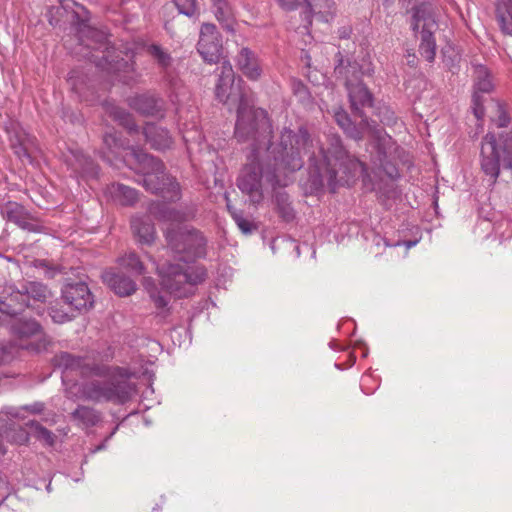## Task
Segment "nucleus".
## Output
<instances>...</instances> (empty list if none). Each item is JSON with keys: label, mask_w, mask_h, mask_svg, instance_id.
Listing matches in <instances>:
<instances>
[{"label": "nucleus", "mask_w": 512, "mask_h": 512, "mask_svg": "<svg viewBox=\"0 0 512 512\" xmlns=\"http://www.w3.org/2000/svg\"><path fill=\"white\" fill-rule=\"evenodd\" d=\"M107 112L115 121L123 126L130 135L139 132V127L136 125L133 116L126 110L115 105H108Z\"/></svg>", "instance_id": "obj_32"}, {"label": "nucleus", "mask_w": 512, "mask_h": 512, "mask_svg": "<svg viewBox=\"0 0 512 512\" xmlns=\"http://www.w3.org/2000/svg\"><path fill=\"white\" fill-rule=\"evenodd\" d=\"M20 320L25 321V320H29V319L27 317H24V318H21Z\"/></svg>", "instance_id": "obj_59"}, {"label": "nucleus", "mask_w": 512, "mask_h": 512, "mask_svg": "<svg viewBox=\"0 0 512 512\" xmlns=\"http://www.w3.org/2000/svg\"><path fill=\"white\" fill-rule=\"evenodd\" d=\"M436 31H420L418 52L423 59L433 63L436 57L437 44L434 37Z\"/></svg>", "instance_id": "obj_31"}, {"label": "nucleus", "mask_w": 512, "mask_h": 512, "mask_svg": "<svg viewBox=\"0 0 512 512\" xmlns=\"http://www.w3.org/2000/svg\"><path fill=\"white\" fill-rule=\"evenodd\" d=\"M271 139L272 133L268 141H264L258 131H253L244 141L251 145L250 163L241 171L237 186L254 205L263 200L262 177L273 187L285 186L287 175L303 167L304 156L308 158L306 185L311 193L319 192L325 181L334 193L340 170L346 175H354L358 168L363 173L367 170L363 162L348 153L337 134L328 135L327 150L305 127H299L297 131L284 128L277 144Z\"/></svg>", "instance_id": "obj_1"}, {"label": "nucleus", "mask_w": 512, "mask_h": 512, "mask_svg": "<svg viewBox=\"0 0 512 512\" xmlns=\"http://www.w3.org/2000/svg\"><path fill=\"white\" fill-rule=\"evenodd\" d=\"M218 80L215 86V97L224 104L238 103L235 137L238 141H245L251 132H259L264 141H268L272 133V125L265 110L254 108L251 100L241 89L242 81L235 82L232 65L224 61L218 68Z\"/></svg>", "instance_id": "obj_4"}, {"label": "nucleus", "mask_w": 512, "mask_h": 512, "mask_svg": "<svg viewBox=\"0 0 512 512\" xmlns=\"http://www.w3.org/2000/svg\"><path fill=\"white\" fill-rule=\"evenodd\" d=\"M497 113L498 116L495 119L496 126L499 128H506L510 123V117L505 109V105L501 102H497Z\"/></svg>", "instance_id": "obj_44"}, {"label": "nucleus", "mask_w": 512, "mask_h": 512, "mask_svg": "<svg viewBox=\"0 0 512 512\" xmlns=\"http://www.w3.org/2000/svg\"><path fill=\"white\" fill-rule=\"evenodd\" d=\"M227 210L243 234L249 235L257 229V226L251 220L244 217L241 210L236 209L229 203H227Z\"/></svg>", "instance_id": "obj_37"}, {"label": "nucleus", "mask_w": 512, "mask_h": 512, "mask_svg": "<svg viewBox=\"0 0 512 512\" xmlns=\"http://www.w3.org/2000/svg\"><path fill=\"white\" fill-rule=\"evenodd\" d=\"M68 82L70 83L72 89L77 93L79 94L80 96L82 95V87L80 86V84H78V80H77V77L75 76V72L72 71L70 74H69V77H68Z\"/></svg>", "instance_id": "obj_48"}, {"label": "nucleus", "mask_w": 512, "mask_h": 512, "mask_svg": "<svg viewBox=\"0 0 512 512\" xmlns=\"http://www.w3.org/2000/svg\"><path fill=\"white\" fill-rule=\"evenodd\" d=\"M131 229L141 243L151 244L155 239V227L149 215L134 216Z\"/></svg>", "instance_id": "obj_26"}, {"label": "nucleus", "mask_w": 512, "mask_h": 512, "mask_svg": "<svg viewBox=\"0 0 512 512\" xmlns=\"http://www.w3.org/2000/svg\"><path fill=\"white\" fill-rule=\"evenodd\" d=\"M179 13L190 17L197 18L199 16V8L197 0H173Z\"/></svg>", "instance_id": "obj_41"}, {"label": "nucleus", "mask_w": 512, "mask_h": 512, "mask_svg": "<svg viewBox=\"0 0 512 512\" xmlns=\"http://www.w3.org/2000/svg\"><path fill=\"white\" fill-rule=\"evenodd\" d=\"M493 88L494 85L488 69L483 65L477 66L475 68L474 93H489Z\"/></svg>", "instance_id": "obj_33"}, {"label": "nucleus", "mask_w": 512, "mask_h": 512, "mask_svg": "<svg viewBox=\"0 0 512 512\" xmlns=\"http://www.w3.org/2000/svg\"><path fill=\"white\" fill-rule=\"evenodd\" d=\"M411 28L414 33L427 30L437 31L436 6L430 2H422L413 7Z\"/></svg>", "instance_id": "obj_18"}, {"label": "nucleus", "mask_w": 512, "mask_h": 512, "mask_svg": "<svg viewBox=\"0 0 512 512\" xmlns=\"http://www.w3.org/2000/svg\"><path fill=\"white\" fill-rule=\"evenodd\" d=\"M142 133L152 149L163 151L169 149L173 144L169 131L154 123H147Z\"/></svg>", "instance_id": "obj_22"}, {"label": "nucleus", "mask_w": 512, "mask_h": 512, "mask_svg": "<svg viewBox=\"0 0 512 512\" xmlns=\"http://www.w3.org/2000/svg\"><path fill=\"white\" fill-rule=\"evenodd\" d=\"M102 377L106 380L74 383L67 389V397L94 403L125 404L136 392L135 385L129 381V374L124 368L110 367L109 374Z\"/></svg>", "instance_id": "obj_5"}, {"label": "nucleus", "mask_w": 512, "mask_h": 512, "mask_svg": "<svg viewBox=\"0 0 512 512\" xmlns=\"http://www.w3.org/2000/svg\"><path fill=\"white\" fill-rule=\"evenodd\" d=\"M10 329L18 340L17 346L21 349L38 353L47 346L39 322H13Z\"/></svg>", "instance_id": "obj_11"}, {"label": "nucleus", "mask_w": 512, "mask_h": 512, "mask_svg": "<svg viewBox=\"0 0 512 512\" xmlns=\"http://www.w3.org/2000/svg\"><path fill=\"white\" fill-rule=\"evenodd\" d=\"M1 215L4 219L17 224L26 215L25 208L13 201H8L0 209Z\"/></svg>", "instance_id": "obj_35"}, {"label": "nucleus", "mask_w": 512, "mask_h": 512, "mask_svg": "<svg viewBox=\"0 0 512 512\" xmlns=\"http://www.w3.org/2000/svg\"><path fill=\"white\" fill-rule=\"evenodd\" d=\"M10 147L23 163L34 164L32 153L38 150L36 138L18 123H11L7 128Z\"/></svg>", "instance_id": "obj_12"}, {"label": "nucleus", "mask_w": 512, "mask_h": 512, "mask_svg": "<svg viewBox=\"0 0 512 512\" xmlns=\"http://www.w3.org/2000/svg\"><path fill=\"white\" fill-rule=\"evenodd\" d=\"M64 162L68 170L71 171V174L77 179L88 180L98 177V166L81 150L70 149L68 153L64 155Z\"/></svg>", "instance_id": "obj_17"}, {"label": "nucleus", "mask_w": 512, "mask_h": 512, "mask_svg": "<svg viewBox=\"0 0 512 512\" xmlns=\"http://www.w3.org/2000/svg\"><path fill=\"white\" fill-rule=\"evenodd\" d=\"M109 358H112V354L111 353L106 355V360H108Z\"/></svg>", "instance_id": "obj_58"}, {"label": "nucleus", "mask_w": 512, "mask_h": 512, "mask_svg": "<svg viewBox=\"0 0 512 512\" xmlns=\"http://www.w3.org/2000/svg\"><path fill=\"white\" fill-rule=\"evenodd\" d=\"M26 425L33 430V436L37 440L47 446L54 445L56 441V435L52 431L46 429L40 423L34 420L27 422Z\"/></svg>", "instance_id": "obj_38"}, {"label": "nucleus", "mask_w": 512, "mask_h": 512, "mask_svg": "<svg viewBox=\"0 0 512 512\" xmlns=\"http://www.w3.org/2000/svg\"><path fill=\"white\" fill-rule=\"evenodd\" d=\"M46 266L45 260H36L35 261V267H44Z\"/></svg>", "instance_id": "obj_53"}, {"label": "nucleus", "mask_w": 512, "mask_h": 512, "mask_svg": "<svg viewBox=\"0 0 512 512\" xmlns=\"http://www.w3.org/2000/svg\"><path fill=\"white\" fill-rule=\"evenodd\" d=\"M288 242L291 244V245H294V250H295V253H296V257H299L301 252H300V247L298 244H295V242L293 240H288Z\"/></svg>", "instance_id": "obj_52"}, {"label": "nucleus", "mask_w": 512, "mask_h": 512, "mask_svg": "<svg viewBox=\"0 0 512 512\" xmlns=\"http://www.w3.org/2000/svg\"><path fill=\"white\" fill-rule=\"evenodd\" d=\"M52 362L63 373L77 372L82 377L106 376L110 371V366L96 363L94 355L80 356L69 352H61L54 356Z\"/></svg>", "instance_id": "obj_9"}, {"label": "nucleus", "mask_w": 512, "mask_h": 512, "mask_svg": "<svg viewBox=\"0 0 512 512\" xmlns=\"http://www.w3.org/2000/svg\"><path fill=\"white\" fill-rule=\"evenodd\" d=\"M275 203L279 215L287 222L294 218V210L289 201V196L285 192H279L275 195Z\"/></svg>", "instance_id": "obj_39"}, {"label": "nucleus", "mask_w": 512, "mask_h": 512, "mask_svg": "<svg viewBox=\"0 0 512 512\" xmlns=\"http://www.w3.org/2000/svg\"><path fill=\"white\" fill-rule=\"evenodd\" d=\"M58 3L59 5H52L47 10L46 16L50 25H58L64 15L71 13L73 20L80 26L79 40L81 44L91 50L101 47H105L107 50L101 58L89 51L85 54L89 60L94 62L98 68L117 75L118 80L126 85L137 83L139 75L136 73L135 63L132 61L133 55L126 53V59L119 58V56L113 57L104 43L105 35L86 25L89 20V12L84 6L74 0H58Z\"/></svg>", "instance_id": "obj_3"}, {"label": "nucleus", "mask_w": 512, "mask_h": 512, "mask_svg": "<svg viewBox=\"0 0 512 512\" xmlns=\"http://www.w3.org/2000/svg\"><path fill=\"white\" fill-rule=\"evenodd\" d=\"M101 278L115 294L121 297L129 296L137 289L136 283L131 278L113 270H105Z\"/></svg>", "instance_id": "obj_21"}, {"label": "nucleus", "mask_w": 512, "mask_h": 512, "mask_svg": "<svg viewBox=\"0 0 512 512\" xmlns=\"http://www.w3.org/2000/svg\"><path fill=\"white\" fill-rule=\"evenodd\" d=\"M3 354H5V349H3ZM8 360V357L6 355H3L0 357V362H5Z\"/></svg>", "instance_id": "obj_55"}, {"label": "nucleus", "mask_w": 512, "mask_h": 512, "mask_svg": "<svg viewBox=\"0 0 512 512\" xmlns=\"http://www.w3.org/2000/svg\"><path fill=\"white\" fill-rule=\"evenodd\" d=\"M11 416L6 417V421H1L0 424L4 425L3 428L0 427V454H5L6 449L2 443V440L5 438L7 441L16 443V444H25L29 440L28 432L22 427H15Z\"/></svg>", "instance_id": "obj_24"}, {"label": "nucleus", "mask_w": 512, "mask_h": 512, "mask_svg": "<svg viewBox=\"0 0 512 512\" xmlns=\"http://www.w3.org/2000/svg\"><path fill=\"white\" fill-rule=\"evenodd\" d=\"M472 102H473V113L478 120H481L484 117L485 109L482 104L480 95L477 93H474Z\"/></svg>", "instance_id": "obj_45"}, {"label": "nucleus", "mask_w": 512, "mask_h": 512, "mask_svg": "<svg viewBox=\"0 0 512 512\" xmlns=\"http://www.w3.org/2000/svg\"><path fill=\"white\" fill-rule=\"evenodd\" d=\"M213 13L222 28L228 32H235L234 11L227 0H211Z\"/></svg>", "instance_id": "obj_27"}, {"label": "nucleus", "mask_w": 512, "mask_h": 512, "mask_svg": "<svg viewBox=\"0 0 512 512\" xmlns=\"http://www.w3.org/2000/svg\"><path fill=\"white\" fill-rule=\"evenodd\" d=\"M159 218L172 223H182L194 218L196 209L193 206L181 209L169 208L164 204L157 205Z\"/></svg>", "instance_id": "obj_28"}, {"label": "nucleus", "mask_w": 512, "mask_h": 512, "mask_svg": "<svg viewBox=\"0 0 512 512\" xmlns=\"http://www.w3.org/2000/svg\"><path fill=\"white\" fill-rule=\"evenodd\" d=\"M106 199L116 205L133 206L138 201V191L122 183L114 182L104 189Z\"/></svg>", "instance_id": "obj_20"}, {"label": "nucleus", "mask_w": 512, "mask_h": 512, "mask_svg": "<svg viewBox=\"0 0 512 512\" xmlns=\"http://www.w3.org/2000/svg\"><path fill=\"white\" fill-rule=\"evenodd\" d=\"M338 36L341 39H348L352 34V27L350 25L342 26L338 29Z\"/></svg>", "instance_id": "obj_49"}, {"label": "nucleus", "mask_w": 512, "mask_h": 512, "mask_svg": "<svg viewBox=\"0 0 512 512\" xmlns=\"http://www.w3.org/2000/svg\"><path fill=\"white\" fill-rule=\"evenodd\" d=\"M16 225L23 230L33 233H42L45 229L41 222L31 219L27 212Z\"/></svg>", "instance_id": "obj_42"}, {"label": "nucleus", "mask_w": 512, "mask_h": 512, "mask_svg": "<svg viewBox=\"0 0 512 512\" xmlns=\"http://www.w3.org/2000/svg\"><path fill=\"white\" fill-rule=\"evenodd\" d=\"M279 6L287 11L297 9L305 0H277Z\"/></svg>", "instance_id": "obj_46"}, {"label": "nucleus", "mask_w": 512, "mask_h": 512, "mask_svg": "<svg viewBox=\"0 0 512 512\" xmlns=\"http://www.w3.org/2000/svg\"><path fill=\"white\" fill-rule=\"evenodd\" d=\"M102 448H103V445H100V446H98V447L94 450V452H96V451H98V450H101Z\"/></svg>", "instance_id": "obj_57"}, {"label": "nucleus", "mask_w": 512, "mask_h": 512, "mask_svg": "<svg viewBox=\"0 0 512 512\" xmlns=\"http://www.w3.org/2000/svg\"><path fill=\"white\" fill-rule=\"evenodd\" d=\"M306 8L301 13L302 24L295 27L299 34H310L309 28L312 18L315 16L324 23L332 21L336 15V7L333 0H305Z\"/></svg>", "instance_id": "obj_13"}, {"label": "nucleus", "mask_w": 512, "mask_h": 512, "mask_svg": "<svg viewBox=\"0 0 512 512\" xmlns=\"http://www.w3.org/2000/svg\"><path fill=\"white\" fill-rule=\"evenodd\" d=\"M165 238L168 247L184 264L165 262L157 265L161 289L152 278L144 279V287L160 317L170 316L172 295L177 298L187 297L193 293L195 286L206 278L203 266L187 265L206 255L207 240L200 231L189 226L170 227L165 232Z\"/></svg>", "instance_id": "obj_2"}, {"label": "nucleus", "mask_w": 512, "mask_h": 512, "mask_svg": "<svg viewBox=\"0 0 512 512\" xmlns=\"http://www.w3.org/2000/svg\"><path fill=\"white\" fill-rule=\"evenodd\" d=\"M118 263L120 266L136 275H142L145 273L144 264L140 260L139 256L134 252H128L119 257Z\"/></svg>", "instance_id": "obj_36"}, {"label": "nucleus", "mask_w": 512, "mask_h": 512, "mask_svg": "<svg viewBox=\"0 0 512 512\" xmlns=\"http://www.w3.org/2000/svg\"><path fill=\"white\" fill-rule=\"evenodd\" d=\"M49 315L51 316L53 321L61 320L64 317V315H60L58 312H55L53 309H52L51 313H49Z\"/></svg>", "instance_id": "obj_51"}, {"label": "nucleus", "mask_w": 512, "mask_h": 512, "mask_svg": "<svg viewBox=\"0 0 512 512\" xmlns=\"http://www.w3.org/2000/svg\"><path fill=\"white\" fill-rule=\"evenodd\" d=\"M124 141L115 131L106 132L103 135L102 159L110 165L117 166V162L122 160L119 158L120 152L124 149Z\"/></svg>", "instance_id": "obj_23"}, {"label": "nucleus", "mask_w": 512, "mask_h": 512, "mask_svg": "<svg viewBox=\"0 0 512 512\" xmlns=\"http://www.w3.org/2000/svg\"><path fill=\"white\" fill-rule=\"evenodd\" d=\"M129 107L144 116H157L163 111V100L146 92L127 99Z\"/></svg>", "instance_id": "obj_19"}, {"label": "nucleus", "mask_w": 512, "mask_h": 512, "mask_svg": "<svg viewBox=\"0 0 512 512\" xmlns=\"http://www.w3.org/2000/svg\"><path fill=\"white\" fill-rule=\"evenodd\" d=\"M22 292L27 296V300L32 298L41 303L46 302L51 296L49 288L45 284L36 281L28 282Z\"/></svg>", "instance_id": "obj_34"}, {"label": "nucleus", "mask_w": 512, "mask_h": 512, "mask_svg": "<svg viewBox=\"0 0 512 512\" xmlns=\"http://www.w3.org/2000/svg\"><path fill=\"white\" fill-rule=\"evenodd\" d=\"M62 298L71 311H76L82 315L88 312L94 306V297L88 287L83 282H68L62 288Z\"/></svg>", "instance_id": "obj_15"}, {"label": "nucleus", "mask_w": 512, "mask_h": 512, "mask_svg": "<svg viewBox=\"0 0 512 512\" xmlns=\"http://www.w3.org/2000/svg\"><path fill=\"white\" fill-rule=\"evenodd\" d=\"M495 15L501 32L512 36V0H497Z\"/></svg>", "instance_id": "obj_30"}, {"label": "nucleus", "mask_w": 512, "mask_h": 512, "mask_svg": "<svg viewBox=\"0 0 512 512\" xmlns=\"http://www.w3.org/2000/svg\"><path fill=\"white\" fill-rule=\"evenodd\" d=\"M337 124L343 129L348 137L354 140H361L364 137V129H367L373 139L376 155L372 161L379 172L384 173L390 179L399 178V170L396 164L391 160L392 153L398 149L393 138L368 118L362 117L359 125L354 124L347 112L338 109L334 113Z\"/></svg>", "instance_id": "obj_6"}, {"label": "nucleus", "mask_w": 512, "mask_h": 512, "mask_svg": "<svg viewBox=\"0 0 512 512\" xmlns=\"http://www.w3.org/2000/svg\"><path fill=\"white\" fill-rule=\"evenodd\" d=\"M47 274H48L49 277H53L55 272L54 271H48Z\"/></svg>", "instance_id": "obj_56"}, {"label": "nucleus", "mask_w": 512, "mask_h": 512, "mask_svg": "<svg viewBox=\"0 0 512 512\" xmlns=\"http://www.w3.org/2000/svg\"><path fill=\"white\" fill-rule=\"evenodd\" d=\"M72 420L77 426L90 428L98 424L101 420V413L93 407L79 405L72 413Z\"/></svg>", "instance_id": "obj_29"}, {"label": "nucleus", "mask_w": 512, "mask_h": 512, "mask_svg": "<svg viewBox=\"0 0 512 512\" xmlns=\"http://www.w3.org/2000/svg\"><path fill=\"white\" fill-rule=\"evenodd\" d=\"M237 66L241 72L251 80H257L261 75V68L254 52L249 48H242L237 55Z\"/></svg>", "instance_id": "obj_25"}, {"label": "nucleus", "mask_w": 512, "mask_h": 512, "mask_svg": "<svg viewBox=\"0 0 512 512\" xmlns=\"http://www.w3.org/2000/svg\"><path fill=\"white\" fill-rule=\"evenodd\" d=\"M377 242H376V245H380V241H383L384 242V245L387 246V247H396V246H401V245H405L407 249H410L411 247L415 246L417 244V240L415 241H398L394 244H391L390 242H388L387 239L385 238H381V237H377Z\"/></svg>", "instance_id": "obj_47"}, {"label": "nucleus", "mask_w": 512, "mask_h": 512, "mask_svg": "<svg viewBox=\"0 0 512 512\" xmlns=\"http://www.w3.org/2000/svg\"><path fill=\"white\" fill-rule=\"evenodd\" d=\"M180 330H183L185 333H189L190 332L189 328H186V327H184L182 325H178V326L174 327L172 329V331H171V338H172V340L174 342H175V340H174L175 336L180 334Z\"/></svg>", "instance_id": "obj_50"}, {"label": "nucleus", "mask_w": 512, "mask_h": 512, "mask_svg": "<svg viewBox=\"0 0 512 512\" xmlns=\"http://www.w3.org/2000/svg\"><path fill=\"white\" fill-rule=\"evenodd\" d=\"M147 52L157 63L163 83L169 89L176 90L179 86L180 79L170 53L157 44L148 46Z\"/></svg>", "instance_id": "obj_16"}, {"label": "nucleus", "mask_w": 512, "mask_h": 512, "mask_svg": "<svg viewBox=\"0 0 512 512\" xmlns=\"http://www.w3.org/2000/svg\"><path fill=\"white\" fill-rule=\"evenodd\" d=\"M334 72L337 77L343 78L345 81L353 113L360 118L364 117L362 109L372 106L373 95L361 81V77L363 75H371L373 69L367 68L363 70L357 62L348 61L344 65V60L340 59L339 63L335 66Z\"/></svg>", "instance_id": "obj_8"}, {"label": "nucleus", "mask_w": 512, "mask_h": 512, "mask_svg": "<svg viewBox=\"0 0 512 512\" xmlns=\"http://www.w3.org/2000/svg\"><path fill=\"white\" fill-rule=\"evenodd\" d=\"M377 116L385 126H394L397 123V117L394 111L388 106H379L377 108Z\"/></svg>", "instance_id": "obj_43"}, {"label": "nucleus", "mask_w": 512, "mask_h": 512, "mask_svg": "<svg viewBox=\"0 0 512 512\" xmlns=\"http://www.w3.org/2000/svg\"><path fill=\"white\" fill-rule=\"evenodd\" d=\"M129 150L138 165L139 184L148 192L159 194L168 202L180 200V184L174 177L165 173V166L160 159L136 147H129Z\"/></svg>", "instance_id": "obj_7"}, {"label": "nucleus", "mask_w": 512, "mask_h": 512, "mask_svg": "<svg viewBox=\"0 0 512 512\" xmlns=\"http://www.w3.org/2000/svg\"><path fill=\"white\" fill-rule=\"evenodd\" d=\"M197 51L209 64L219 62L222 53L221 35L212 23H203L197 43Z\"/></svg>", "instance_id": "obj_14"}, {"label": "nucleus", "mask_w": 512, "mask_h": 512, "mask_svg": "<svg viewBox=\"0 0 512 512\" xmlns=\"http://www.w3.org/2000/svg\"><path fill=\"white\" fill-rule=\"evenodd\" d=\"M292 91L297 100L304 106L312 104V97L307 86L299 81L293 80L291 83Z\"/></svg>", "instance_id": "obj_40"}, {"label": "nucleus", "mask_w": 512, "mask_h": 512, "mask_svg": "<svg viewBox=\"0 0 512 512\" xmlns=\"http://www.w3.org/2000/svg\"><path fill=\"white\" fill-rule=\"evenodd\" d=\"M408 64L411 65V66L415 65V55L414 54L412 55V59L408 60Z\"/></svg>", "instance_id": "obj_54"}, {"label": "nucleus", "mask_w": 512, "mask_h": 512, "mask_svg": "<svg viewBox=\"0 0 512 512\" xmlns=\"http://www.w3.org/2000/svg\"><path fill=\"white\" fill-rule=\"evenodd\" d=\"M479 163L481 171L489 178L490 185H494L500 175V149L496 135L492 132L482 138Z\"/></svg>", "instance_id": "obj_10"}]
</instances>
